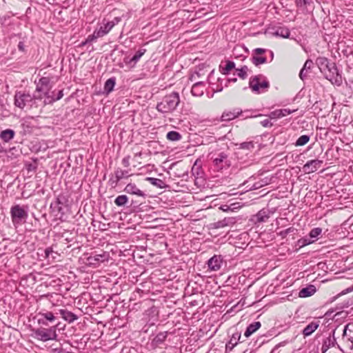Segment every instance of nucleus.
Segmentation results:
<instances>
[{
  "label": "nucleus",
  "instance_id": "f257e3e1",
  "mask_svg": "<svg viewBox=\"0 0 353 353\" xmlns=\"http://www.w3.org/2000/svg\"><path fill=\"white\" fill-rule=\"evenodd\" d=\"M316 64L327 80L331 82L334 81L338 85L341 84V77L339 74L335 63H330L327 58L320 57L316 59Z\"/></svg>",
  "mask_w": 353,
  "mask_h": 353
},
{
  "label": "nucleus",
  "instance_id": "f03ea898",
  "mask_svg": "<svg viewBox=\"0 0 353 353\" xmlns=\"http://www.w3.org/2000/svg\"><path fill=\"white\" fill-rule=\"evenodd\" d=\"M180 102L178 92H173L165 96L160 103L157 105V110L162 113L170 112L176 109Z\"/></svg>",
  "mask_w": 353,
  "mask_h": 353
},
{
  "label": "nucleus",
  "instance_id": "7ed1b4c3",
  "mask_svg": "<svg viewBox=\"0 0 353 353\" xmlns=\"http://www.w3.org/2000/svg\"><path fill=\"white\" fill-rule=\"evenodd\" d=\"M59 323L54 324L49 328H37L32 330V336L43 342L55 340L57 338V329Z\"/></svg>",
  "mask_w": 353,
  "mask_h": 353
},
{
  "label": "nucleus",
  "instance_id": "20e7f679",
  "mask_svg": "<svg viewBox=\"0 0 353 353\" xmlns=\"http://www.w3.org/2000/svg\"><path fill=\"white\" fill-rule=\"evenodd\" d=\"M210 159L212 161V165L214 170L222 172L223 170H228L231 166V161L228 158V154L224 152L215 154H210Z\"/></svg>",
  "mask_w": 353,
  "mask_h": 353
},
{
  "label": "nucleus",
  "instance_id": "39448f33",
  "mask_svg": "<svg viewBox=\"0 0 353 353\" xmlns=\"http://www.w3.org/2000/svg\"><path fill=\"white\" fill-rule=\"evenodd\" d=\"M265 78L263 75L259 74L250 79L249 87L256 93H260V89H268L270 87L268 81L264 79L262 82L260 80Z\"/></svg>",
  "mask_w": 353,
  "mask_h": 353
},
{
  "label": "nucleus",
  "instance_id": "423d86ee",
  "mask_svg": "<svg viewBox=\"0 0 353 353\" xmlns=\"http://www.w3.org/2000/svg\"><path fill=\"white\" fill-rule=\"evenodd\" d=\"M10 214L14 224H19L23 221L25 222L28 217L27 211L25 210L24 208L21 207L19 205H15L12 206L10 209Z\"/></svg>",
  "mask_w": 353,
  "mask_h": 353
},
{
  "label": "nucleus",
  "instance_id": "0eeeda50",
  "mask_svg": "<svg viewBox=\"0 0 353 353\" xmlns=\"http://www.w3.org/2000/svg\"><path fill=\"white\" fill-rule=\"evenodd\" d=\"M31 102H32L31 94L21 91L16 92L14 102L15 106L20 109H23L26 105Z\"/></svg>",
  "mask_w": 353,
  "mask_h": 353
},
{
  "label": "nucleus",
  "instance_id": "6e6552de",
  "mask_svg": "<svg viewBox=\"0 0 353 353\" xmlns=\"http://www.w3.org/2000/svg\"><path fill=\"white\" fill-rule=\"evenodd\" d=\"M124 192L127 194L136 195L139 198H141L142 200H145L146 199V194L141 190L135 183H128L124 188Z\"/></svg>",
  "mask_w": 353,
  "mask_h": 353
},
{
  "label": "nucleus",
  "instance_id": "1a4fd4ad",
  "mask_svg": "<svg viewBox=\"0 0 353 353\" xmlns=\"http://www.w3.org/2000/svg\"><path fill=\"white\" fill-rule=\"evenodd\" d=\"M335 330H334L330 335L323 340L321 347L322 353H325L330 347L337 345L336 339L334 336Z\"/></svg>",
  "mask_w": 353,
  "mask_h": 353
},
{
  "label": "nucleus",
  "instance_id": "9d476101",
  "mask_svg": "<svg viewBox=\"0 0 353 353\" xmlns=\"http://www.w3.org/2000/svg\"><path fill=\"white\" fill-rule=\"evenodd\" d=\"M38 316V323L46 326L48 325V321L54 323L57 319V316L52 312H39Z\"/></svg>",
  "mask_w": 353,
  "mask_h": 353
},
{
  "label": "nucleus",
  "instance_id": "9b49d317",
  "mask_svg": "<svg viewBox=\"0 0 353 353\" xmlns=\"http://www.w3.org/2000/svg\"><path fill=\"white\" fill-rule=\"evenodd\" d=\"M223 263V259L221 255H214L208 261V266L210 270L217 271L220 270Z\"/></svg>",
  "mask_w": 353,
  "mask_h": 353
},
{
  "label": "nucleus",
  "instance_id": "f8f14e48",
  "mask_svg": "<svg viewBox=\"0 0 353 353\" xmlns=\"http://www.w3.org/2000/svg\"><path fill=\"white\" fill-rule=\"evenodd\" d=\"M323 161L314 159L307 161L303 167V172L305 173H312L317 170V169L321 166Z\"/></svg>",
  "mask_w": 353,
  "mask_h": 353
},
{
  "label": "nucleus",
  "instance_id": "ddd939ff",
  "mask_svg": "<svg viewBox=\"0 0 353 353\" xmlns=\"http://www.w3.org/2000/svg\"><path fill=\"white\" fill-rule=\"evenodd\" d=\"M57 314H59L65 321L69 323H72L78 319L77 315L68 310L67 309L59 310L58 312H57Z\"/></svg>",
  "mask_w": 353,
  "mask_h": 353
},
{
  "label": "nucleus",
  "instance_id": "4468645a",
  "mask_svg": "<svg viewBox=\"0 0 353 353\" xmlns=\"http://www.w3.org/2000/svg\"><path fill=\"white\" fill-rule=\"evenodd\" d=\"M343 337L350 343V348L353 350V323L347 324L343 329Z\"/></svg>",
  "mask_w": 353,
  "mask_h": 353
},
{
  "label": "nucleus",
  "instance_id": "2eb2a0df",
  "mask_svg": "<svg viewBox=\"0 0 353 353\" xmlns=\"http://www.w3.org/2000/svg\"><path fill=\"white\" fill-rule=\"evenodd\" d=\"M242 113L241 110L239 109H234L233 110L225 111L221 115V120L222 121H230L238 117Z\"/></svg>",
  "mask_w": 353,
  "mask_h": 353
},
{
  "label": "nucleus",
  "instance_id": "dca6fc26",
  "mask_svg": "<svg viewBox=\"0 0 353 353\" xmlns=\"http://www.w3.org/2000/svg\"><path fill=\"white\" fill-rule=\"evenodd\" d=\"M63 96V90H59L57 93V97L54 96V92H50V88H48L45 92V97H46V100L45 101V103H52L56 101L61 99Z\"/></svg>",
  "mask_w": 353,
  "mask_h": 353
},
{
  "label": "nucleus",
  "instance_id": "f3484780",
  "mask_svg": "<svg viewBox=\"0 0 353 353\" xmlns=\"http://www.w3.org/2000/svg\"><path fill=\"white\" fill-rule=\"evenodd\" d=\"M236 223L235 219L233 217H226L223 220L218 221L212 224V228L218 229L224 228L225 226H229L234 224Z\"/></svg>",
  "mask_w": 353,
  "mask_h": 353
},
{
  "label": "nucleus",
  "instance_id": "a211bd4d",
  "mask_svg": "<svg viewBox=\"0 0 353 353\" xmlns=\"http://www.w3.org/2000/svg\"><path fill=\"white\" fill-rule=\"evenodd\" d=\"M295 111H296V110H291L290 109L276 110L270 113L269 117L270 119H279V118L283 117L288 114H290Z\"/></svg>",
  "mask_w": 353,
  "mask_h": 353
},
{
  "label": "nucleus",
  "instance_id": "6ab92c4d",
  "mask_svg": "<svg viewBox=\"0 0 353 353\" xmlns=\"http://www.w3.org/2000/svg\"><path fill=\"white\" fill-rule=\"evenodd\" d=\"M204 88L203 81L196 82L192 87L191 93L195 97H201L204 92Z\"/></svg>",
  "mask_w": 353,
  "mask_h": 353
},
{
  "label": "nucleus",
  "instance_id": "aec40b11",
  "mask_svg": "<svg viewBox=\"0 0 353 353\" xmlns=\"http://www.w3.org/2000/svg\"><path fill=\"white\" fill-rule=\"evenodd\" d=\"M313 64V61L311 59H307L305 62L303 67L299 72V77L302 81H304L307 77V71L311 70Z\"/></svg>",
  "mask_w": 353,
  "mask_h": 353
},
{
  "label": "nucleus",
  "instance_id": "412c9836",
  "mask_svg": "<svg viewBox=\"0 0 353 353\" xmlns=\"http://www.w3.org/2000/svg\"><path fill=\"white\" fill-rule=\"evenodd\" d=\"M316 291V288L313 285H309L308 286L302 288L299 292V296L301 298H306L313 295Z\"/></svg>",
  "mask_w": 353,
  "mask_h": 353
},
{
  "label": "nucleus",
  "instance_id": "4be33fe9",
  "mask_svg": "<svg viewBox=\"0 0 353 353\" xmlns=\"http://www.w3.org/2000/svg\"><path fill=\"white\" fill-rule=\"evenodd\" d=\"M168 336V332H161L158 333L152 341V345L158 347L163 344Z\"/></svg>",
  "mask_w": 353,
  "mask_h": 353
},
{
  "label": "nucleus",
  "instance_id": "5701e85b",
  "mask_svg": "<svg viewBox=\"0 0 353 353\" xmlns=\"http://www.w3.org/2000/svg\"><path fill=\"white\" fill-rule=\"evenodd\" d=\"M115 23L113 21H108L103 26H100L99 28L97 29V34L102 37L107 34L111 29L114 26Z\"/></svg>",
  "mask_w": 353,
  "mask_h": 353
},
{
  "label": "nucleus",
  "instance_id": "b1692460",
  "mask_svg": "<svg viewBox=\"0 0 353 353\" xmlns=\"http://www.w3.org/2000/svg\"><path fill=\"white\" fill-rule=\"evenodd\" d=\"M257 223H263L270 218L269 210L262 209L254 216Z\"/></svg>",
  "mask_w": 353,
  "mask_h": 353
},
{
  "label": "nucleus",
  "instance_id": "393cba45",
  "mask_svg": "<svg viewBox=\"0 0 353 353\" xmlns=\"http://www.w3.org/2000/svg\"><path fill=\"white\" fill-rule=\"evenodd\" d=\"M15 135V132L12 129H6L0 133V138L4 142L8 143L12 140Z\"/></svg>",
  "mask_w": 353,
  "mask_h": 353
},
{
  "label": "nucleus",
  "instance_id": "a878e982",
  "mask_svg": "<svg viewBox=\"0 0 353 353\" xmlns=\"http://www.w3.org/2000/svg\"><path fill=\"white\" fill-rule=\"evenodd\" d=\"M241 339V334L239 332H236L232 334V338L228 344H226V350H232V349L237 345L238 342Z\"/></svg>",
  "mask_w": 353,
  "mask_h": 353
},
{
  "label": "nucleus",
  "instance_id": "bb28decb",
  "mask_svg": "<svg viewBox=\"0 0 353 353\" xmlns=\"http://www.w3.org/2000/svg\"><path fill=\"white\" fill-rule=\"evenodd\" d=\"M261 326V324L259 321H255L251 324H250L244 333L245 337H249L254 332H255L258 329H259Z\"/></svg>",
  "mask_w": 353,
  "mask_h": 353
},
{
  "label": "nucleus",
  "instance_id": "cd10ccee",
  "mask_svg": "<svg viewBox=\"0 0 353 353\" xmlns=\"http://www.w3.org/2000/svg\"><path fill=\"white\" fill-rule=\"evenodd\" d=\"M296 6L299 8L306 10H308L309 8H312V6L314 3L313 0H294Z\"/></svg>",
  "mask_w": 353,
  "mask_h": 353
},
{
  "label": "nucleus",
  "instance_id": "c85d7f7f",
  "mask_svg": "<svg viewBox=\"0 0 353 353\" xmlns=\"http://www.w3.org/2000/svg\"><path fill=\"white\" fill-rule=\"evenodd\" d=\"M290 34V32L289 29L285 27H277L274 32H272V34L279 36L283 38H289Z\"/></svg>",
  "mask_w": 353,
  "mask_h": 353
},
{
  "label": "nucleus",
  "instance_id": "c756f323",
  "mask_svg": "<svg viewBox=\"0 0 353 353\" xmlns=\"http://www.w3.org/2000/svg\"><path fill=\"white\" fill-rule=\"evenodd\" d=\"M319 327V323L316 322H312L308 324L303 330V334L305 336L311 335Z\"/></svg>",
  "mask_w": 353,
  "mask_h": 353
},
{
  "label": "nucleus",
  "instance_id": "7c9ffc66",
  "mask_svg": "<svg viewBox=\"0 0 353 353\" xmlns=\"http://www.w3.org/2000/svg\"><path fill=\"white\" fill-rule=\"evenodd\" d=\"M146 181H149L152 185L163 189L166 187L165 183L164 181L160 179L153 178V177H147L145 179Z\"/></svg>",
  "mask_w": 353,
  "mask_h": 353
},
{
  "label": "nucleus",
  "instance_id": "2f4dec72",
  "mask_svg": "<svg viewBox=\"0 0 353 353\" xmlns=\"http://www.w3.org/2000/svg\"><path fill=\"white\" fill-rule=\"evenodd\" d=\"M115 83H116V79L114 77L108 79L105 83L104 91L107 94L111 92L114 89Z\"/></svg>",
  "mask_w": 353,
  "mask_h": 353
},
{
  "label": "nucleus",
  "instance_id": "473e14b6",
  "mask_svg": "<svg viewBox=\"0 0 353 353\" xmlns=\"http://www.w3.org/2000/svg\"><path fill=\"white\" fill-rule=\"evenodd\" d=\"M105 260H106V255L105 253L90 256L88 258V261L92 264H95L99 261H104Z\"/></svg>",
  "mask_w": 353,
  "mask_h": 353
},
{
  "label": "nucleus",
  "instance_id": "72a5a7b5",
  "mask_svg": "<svg viewBox=\"0 0 353 353\" xmlns=\"http://www.w3.org/2000/svg\"><path fill=\"white\" fill-rule=\"evenodd\" d=\"M128 201V197L125 194H122V195L118 196L115 199L114 203L118 207H122V206H125L127 204Z\"/></svg>",
  "mask_w": 353,
  "mask_h": 353
},
{
  "label": "nucleus",
  "instance_id": "f704fd0d",
  "mask_svg": "<svg viewBox=\"0 0 353 353\" xmlns=\"http://www.w3.org/2000/svg\"><path fill=\"white\" fill-rule=\"evenodd\" d=\"M234 68H235V63H234V62H233L232 61L228 60V61H225V67L222 68L221 72H222L223 74L227 75Z\"/></svg>",
  "mask_w": 353,
  "mask_h": 353
},
{
  "label": "nucleus",
  "instance_id": "c9c22d12",
  "mask_svg": "<svg viewBox=\"0 0 353 353\" xmlns=\"http://www.w3.org/2000/svg\"><path fill=\"white\" fill-rule=\"evenodd\" d=\"M248 70L249 69L247 65H243L241 68L236 69L237 76L242 79H245L248 77Z\"/></svg>",
  "mask_w": 353,
  "mask_h": 353
},
{
  "label": "nucleus",
  "instance_id": "e433bc0d",
  "mask_svg": "<svg viewBox=\"0 0 353 353\" xmlns=\"http://www.w3.org/2000/svg\"><path fill=\"white\" fill-rule=\"evenodd\" d=\"M166 138L170 141H176L181 140L182 136L176 131H170L167 133Z\"/></svg>",
  "mask_w": 353,
  "mask_h": 353
},
{
  "label": "nucleus",
  "instance_id": "4c0bfd02",
  "mask_svg": "<svg viewBox=\"0 0 353 353\" xmlns=\"http://www.w3.org/2000/svg\"><path fill=\"white\" fill-rule=\"evenodd\" d=\"M115 178H116V184L121 181L123 178H127L129 176L128 174V171L122 170L118 169L114 172Z\"/></svg>",
  "mask_w": 353,
  "mask_h": 353
},
{
  "label": "nucleus",
  "instance_id": "58836bf2",
  "mask_svg": "<svg viewBox=\"0 0 353 353\" xmlns=\"http://www.w3.org/2000/svg\"><path fill=\"white\" fill-rule=\"evenodd\" d=\"M310 139V137L309 135H302L296 141V146H303L307 144Z\"/></svg>",
  "mask_w": 353,
  "mask_h": 353
},
{
  "label": "nucleus",
  "instance_id": "ea45409f",
  "mask_svg": "<svg viewBox=\"0 0 353 353\" xmlns=\"http://www.w3.org/2000/svg\"><path fill=\"white\" fill-rule=\"evenodd\" d=\"M251 60L252 63L256 66L265 63L267 62V59L265 57L252 56Z\"/></svg>",
  "mask_w": 353,
  "mask_h": 353
},
{
  "label": "nucleus",
  "instance_id": "a19ab883",
  "mask_svg": "<svg viewBox=\"0 0 353 353\" xmlns=\"http://www.w3.org/2000/svg\"><path fill=\"white\" fill-rule=\"evenodd\" d=\"M146 52L145 49H140L131 58L130 60V63L134 62V63H136L140 58L145 54Z\"/></svg>",
  "mask_w": 353,
  "mask_h": 353
},
{
  "label": "nucleus",
  "instance_id": "79ce46f5",
  "mask_svg": "<svg viewBox=\"0 0 353 353\" xmlns=\"http://www.w3.org/2000/svg\"><path fill=\"white\" fill-rule=\"evenodd\" d=\"M50 80L48 77H43L41 79H39L38 83L41 84V85L45 86L46 88V90L48 88L51 89V86L50 85Z\"/></svg>",
  "mask_w": 353,
  "mask_h": 353
},
{
  "label": "nucleus",
  "instance_id": "37998d69",
  "mask_svg": "<svg viewBox=\"0 0 353 353\" xmlns=\"http://www.w3.org/2000/svg\"><path fill=\"white\" fill-rule=\"evenodd\" d=\"M296 230L293 227H290L286 230H282L278 233V235L281 236L282 238H285L287 235L290 233H292Z\"/></svg>",
  "mask_w": 353,
  "mask_h": 353
},
{
  "label": "nucleus",
  "instance_id": "c03bdc74",
  "mask_svg": "<svg viewBox=\"0 0 353 353\" xmlns=\"http://www.w3.org/2000/svg\"><path fill=\"white\" fill-rule=\"evenodd\" d=\"M322 232V229L320 228H313L310 232V238H316L319 235L321 234Z\"/></svg>",
  "mask_w": 353,
  "mask_h": 353
},
{
  "label": "nucleus",
  "instance_id": "a18cd8bd",
  "mask_svg": "<svg viewBox=\"0 0 353 353\" xmlns=\"http://www.w3.org/2000/svg\"><path fill=\"white\" fill-rule=\"evenodd\" d=\"M254 147V144L252 141L243 142L240 144V148L245 150H251Z\"/></svg>",
  "mask_w": 353,
  "mask_h": 353
},
{
  "label": "nucleus",
  "instance_id": "49530a36",
  "mask_svg": "<svg viewBox=\"0 0 353 353\" xmlns=\"http://www.w3.org/2000/svg\"><path fill=\"white\" fill-rule=\"evenodd\" d=\"M313 242H314V241H311L308 238H302L298 241V244L300 245V247H303V246L307 245Z\"/></svg>",
  "mask_w": 353,
  "mask_h": 353
},
{
  "label": "nucleus",
  "instance_id": "de8ad7c7",
  "mask_svg": "<svg viewBox=\"0 0 353 353\" xmlns=\"http://www.w3.org/2000/svg\"><path fill=\"white\" fill-rule=\"evenodd\" d=\"M97 33H98V32H97V30H95L94 31V32H93V34H92L89 35V36L88 37V38L86 39H87V42H88V43H91V42H92V41H95L97 39H98V38L101 37L99 36V35L97 34Z\"/></svg>",
  "mask_w": 353,
  "mask_h": 353
},
{
  "label": "nucleus",
  "instance_id": "09e8293b",
  "mask_svg": "<svg viewBox=\"0 0 353 353\" xmlns=\"http://www.w3.org/2000/svg\"><path fill=\"white\" fill-rule=\"evenodd\" d=\"M46 91V88H45V86L41 85L39 83H37L36 92H38V93L42 92V93H43V95L45 96Z\"/></svg>",
  "mask_w": 353,
  "mask_h": 353
},
{
  "label": "nucleus",
  "instance_id": "8fccbe9b",
  "mask_svg": "<svg viewBox=\"0 0 353 353\" xmlns=\"http://www.w3.org/2000/svg\"><path fill=\"white\" fill-rule=\"evenodd\" d=\"M50 208H53L54 210H57L61 215L64 214L63 208L61 205H59L57 204H51Z\"/></svg>",
  "mask_w": 353,
  "mask_h": 353
},
{
  "label": "nucleus",
  "instance_id": "3c124183",
  "mask_svg": "<svg viewBox=\"0 0 353 353\" xmlns=\"http://www.w3.org/2000/svg\"><path fill=\"white\" fill-rule=\"evenodd\" d=\"M261 124L262 126L267 128V127H271L272 126V123H271L270 120L269 119H264L261 121Z\"/></svg>",
  "mask_w": 353,
  "mask_h": 353
},
{
  "label": "nucleus",
  "instance_id": "603ef678",
  "mask_svg": "<svg viewBox=\"0 0 353 353\" xmlns=\"http://www.w3.org/2000/svg\"><path fill=\"white\" fill-rule=\"evenodd\" d=\"M236 204L235 203H233L231 205H222L219 208L223 211V212H228L230 210H231V207L232 206H234Z\"/></svg>",
  "mask_w": 353,
  "mask_h": 353
},
{
  "label": "nucleus",
  "instance_id": "864d4df0",
  "mask_svg": "<svg viewBox=\"0 0 353 353\" xmlns=\"http://www.w3.org/2000/svg\"><path fill=\"white\" fill-rule=\"evenodd\" d=\"M254 53L256 54H262L266 52V49L265 48H256L253 50Z\"/></svg>",
  "mask_w": 353,
  "mask_h": 353
},
{
  "label": "nucleus",
  "instance_id": "5fc2aeb1",
  "mask_svg": "<svg viewBox=\"0 0 353 353\" xmlns=\"http://www.w3.org/2000/svg\"><path fill=\"white\" fill-rule=\"evenodd\" d=\"M122 163L123 165L126 168L129 167L130 165V156H128L123 159Z\"/></svg>",
  "mask_w": 353,
  "mask_h": 353
},
{
  "label": "nucleus",
  "instance_id": "6e6d98bb",
  "mask_svg": "<svg viewBox=\"0 0 353 353\" xmlns=\"http://www.w3.org/2000/svg\"><path fill=\"white\" fill-rule=\"evenodd\" d=\"M142 203V201H139L137 199H132L130 206L137 207L139 206Z\"/></svg>",
  "mask_w": 353,
  "mask_h": 353
},
{
  "label": "nucleus",
  "instance_id": "4d7b16f0",
  "mask_svg": "<svg viewBox=\"0 0 353 353\" xmlns=\"http://www.w3.org/2000/svg\"><path fill=\"white\" fill-rule=\"evenodd\" d=\"M53 252V249L52 247H48L45 250V255L46 258H48L50 254Z\"/></svg>",
  "mask_w": 353,
  "mask_h": 353
},
{
  "label": "nucleus",
  "instance_id": "13d9d810",
  "mask_svg": "<svg viewBox=\"0 0 353 353\" xmlns=\"http://www.w3.org/2000/svg\"><path fill=\"white\" fill-rule=\"evenodd\" d=\"M42 98H43V95H42V94H41V92L39 94H34L33 95H32V101L34 99L41 100Z\"/></svg>",
  "mask_w": 353,
  "mask_h": 353
},
{
  "label": "nucleus",
  "instance_id": "bf43d9fd",
  "mask_svg": "<svg viewBox=\"0 0 353 353\" xmlns=\"http://www.w3.org/2000/svg\"><path fill=\"white\" fill-rule=\"evenodd\" d=\"M284 345V342H282V343H280L279 344H277L273 349L271 351L270 353H275L276 352V350H278V348L281 346H283Z\"/></svg>",
  "mask_w": 353,
  "mask_h": 353
},
{
  "label": "nucleus",
  "instance_id": "052dcab7",
  "mask_svg": "<svg viewBox=\"0 0 353 353\" xmlns=\"http://www.w3.org/2000/svg\"><path fill=\"white\" fill-rule=\"evenodd\" d=\"M196 76L197 77H199L201 76L200 72H196L194 74H192V76H191V77H190V80H191V81L195 80V79H196Z\"/></svg>",
  "mask_w": 353,
  "mask_h": 353
},
{
  "label": "nucleus",
  "instance_id": "680f3d73",
  "mask_svg": "<svg viewBox=\"0 0 353 353\" xmlns=\"http://www.w3.org/2000/svg\"><path fill=\"white\" fill-rule=\"evenodd\" d=\"M236 81H237L236 78H230V79H228L227 81H226V83H225V86L227 87L230 82L235 83Z\"/></svg>",
  "mask_w": 353,
  "mask_h": 353
},
{
  "label": "nucleus",
  "instance_id": "e2e57ef3",
  "mask_svg": "<svg viewBox=\"0 0 353 353\" xmlns=\"http://www.w3.org/2000/svg\"><path fill=\"white\" fill-rule=\"evenodd\" d=\"M52 353H65L62 348H54L52 350Z\"/></svg>",
  "mask_w": 353,
  "mask_h": 353
},
{
  "label": "nucleus",
  "instance_id": "0e129e2a",
  "mask_svg": "<svg viewBox=\"0 0 353 353\" xmlns=\"http://www.w3.org/2000/svg\"><path fill=\"white\" fill-rule=\"evenodd\" d=\"M18 48L21 51H23L24 50V44L23 42L20 41L18 44Z\"/></svg>",
  "mask_w": 353,
  "mask_h": 353
},
{
  "label": "nucleus",
  "instance_id": "69168bd1",
  "mask_svg": "<svg viewBox=\"0 0 353 353\" xmlns=\"http://www.w3.org/2000/svg\"><path fill=\"white\" fill-rule=\"evenodd\" d=\"M53 204H57L59 205H63V202L61 201L60 198H57L56 201Z\"/></svg>",
  "mask_w": 353,
  "mask_h": 353
},
{
  "label": "nucleus",
  "instance_id": "338daca9",
  "mask_svg": "<svg viewBox=\"0 0 353 353\" xmlns=\"http://www.w3.org/2000/svg\"><path fill=\"white\" fill-rule=\"evenodd\" d=\"M268 183H269V182H268V179H266V180H264V182H263V183L260 184V185L258 186V188H259V187H262V186H263V185H267V184H268ZM255 188H257V187H256Z\"/></svg>",
  "mask_w": 353,
  "mask_h": 353
},
{
  "label": "nucleus",
  "instance_id": "774afa93",
  "mask_svg": "<svg viewBox=\"0 0 353 353\" xmlns=\"http://www.w3.org/2000/svg\"><path fill=\"white\" fill-rule=\"evenodd\" d=\"M89 43L88 42H87V39H85L84 41H82L81 43V46H85L86 44Z\"/></svg>",
  "mask_w": 353,
  "mask_h": 353
}]
</instances>
